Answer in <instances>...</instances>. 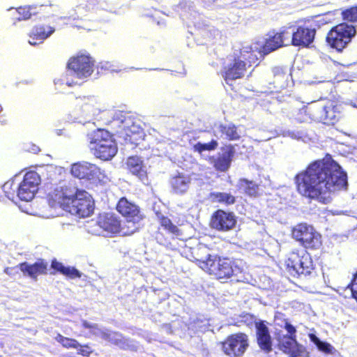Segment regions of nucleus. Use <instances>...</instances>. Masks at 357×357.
Instances as JSON below:
<instances>
[{
  "mask_svg": "<svg viewBox=\"0 0 357 357\" xmlns=\"http://www.w3.org/2000/svg\"><path fill=\"white\" fill-rule=\"evenodd\" d=\"M67 85L69 86H72L74 85V82H67Z\"/></svg>",
  "mask_w": 357,
  "mask_h": 357,
  "instance_id": "48",
  "label": "nucleus"
},
{
  "mask_svg": "<svg viewBox=\"0 0 357 357\" xmlns=\"http://www.w3.org/2000/svg\"><path fill=\"white\" fill-rule=\"evenodd\" d=\"M54 27L45 25L38 24L33 27L29 33V43L32 45L42 43L46 38L54 32Z\"/></svg>",
  "mask_w": 357,
  "mask_h": 357,
  "instance_id": "21",
  "label": "nucleus"
},
{
  "mask_svg": "<svg viewBox=\"0 0 357 357\" xmlns=\"http://www.w3.org/2000/svg\"><path fill=\"white\" fill-rule=\"evenodd\" d=\"M222 156H234L235 153L234 146L231 144H225L222 148Z\"/></svg>",
  "mask_w": 357,
  "mask_h": 357,
  "instance_id": "43",
  "label": "nucleus"
},
{
  "mask_svg": "<svg viewBox=\"0 0 357 357\" xmlns=\"http://www.w3.org/2000/svg\"><path fill=\"white\" fill-rule=\"evenodd\" d=\"M126 165L130 172L135 175L143 171L142 162L140 158H128Z\"/></svg>",
  "mask_w": 357,
  "mask_h": 357,
  "instance_id": "35",
  "label": "nucleus"
},
{
  "mask_svg": "<svg viewBox=\"0 0 357 357\" xmlns=\"http://www.w3.org/2000/svg\"><path fill=\"white\" fill-rule=\"evenodd\" d=\"M296 332H286L276 328L274 339L277 342L278 349L289 357L303 356L306 353L305 348L296 340Z\"/></svg>",
  "mask_w": 357,
  "mask_h": 357,
  "instance_id": "10",
  "label": "nucleus"
},
{
  "mask_svg": "<svg viewBox=\"0 0 357 357\" xmlns=\"http://www.w3.org/2000/svg\"><path fill=\"white\" fill-rule=\"evenodd\" d=\"M55 340L58 342L61 343L63 345V347L68 348V349H69V348L78 349L79 346V344L77 340H75L74 339L63 337V335H61L60 334H58L56 336Z\"/></svg>",
  "mask_w": 357,
  "mask_h": 357,
  "instance_id": "38",
  "label": "nucleus"
},
{
  "mask_svg": "<svg viewBox=\"0 0 357 357\" xmlns=\"http://www.w3.org/2000/svg\"><path fill=\"white\" fill-rule=\"evenodd\" d=\"M356 34V27L344 21L333 26L326 38L327 45L337 52H342Z\"/></svg>",
  "mask_w": 357,
  "mask_h": 357,
  "instance_id": "8",
  "label": "nucleus"
},
{
  "mask_svg": "<svg viewBox=\"0 0 357 357\" xmlns=\"http://www.w3.org/2000/svg\"><path fill=\"white\" fill-rule=\"evenodd\" d=\"M289 135L294 139H301L303 142H312L317 138V135L310 124L299 126L296 129L289 131Z\"/></svg>",
  "mask_w": 357,
  "mask_h": 357,
  "instance_id": "23",
  "label": "nucleus"
},
{
  "mask_svg": "<svg viewBox=\"0 0 357 357\" xmlns=\"http://www.w3.org/2000/svg\"><path fill=\"white\" fill-rule=\"evenodd\" d=\"M191 183V178L188 176L178 174L171 180V185L174 192L178 195L187 192Z\"/></svg>",
  "mask_w": 357,
  "mask_h": 357,
  "instance_id": "24",
  "label": "nucleus"
},
{
  "mask_svg": "<svg viewBox=\"0 0 357 357\" xmlns=\"http://www.w3.org/2000/svg\"><path fill=\"white\" fill-rule=\"evenodd\" d=\"M275 329H284L286 332H296V328L285 318L284 314L276 312L274 317Z\"/></svg>",
  "mask_w": 357,
  "mask_h": 357,
  "instance_id": "30",
  "label": "nucleus"
},
{
  "mask_svg": "<svg viewBox=\"0 0 357 357\" xmlns=\"http://www.w3.org/2000/svg\"><path fill=\"white\" fill-rule=\"evenodd\" d=\"M341 17L344 21L357 23V6H352L342 10Z\"/></svg>",
  "mask_w": 357,
  "mask_h": 357,
  "instance_id": "36",
  "label": "nucleus"
},
{
  "mask_svg": "<svg viewBox=\"0 0 357 357\" xmlns=\"http://www.w3.org/2000/svg\"><path fill=\"white\" fill-rule=\"evenodd\" d=\"M112 157H109V158H105V160H109L110 159H112Z\"/></svg>",
  "mask_w": 357,
  "mask_h": 357,
  "instance_id": "50",
  "label": "nucleus"
},
{
  "mask_svg": "<svg viewBox=\"0 0 357 357\" xmlns=\"http://www.w3.org/2000/svg\"><path fill=\"white\" fill-rule=\"evenodd\" d=\"M156 216L160 221V223L162 227L167 229L171 234L175 236L180 235V230L177 227V226L174 225L171 220L167 217H165L161 213H157Z\"/></svg>",
  "mask_w": 357,
  "mask_h": 357,
  "instance_id": "32",
  "label": "nucleus"
},
{
  "mask_svg": "<svg viewBox=\"0 0 357 357\" xmlns=\"http://www.w3.org/2000/svg\"><path fill=\"white\" fill-rule=\"evenodd\" d=\"M51 267L70 279L79 278L82 276V273L75 267L66 266L56 259L52 261Z\"/></svg>",
  "mask_w": 357,
  "mask_h": 357,
  "instance_id": "26",
  "label": "nucleus"
},
{
  "mask_svg": "<svg viewBox=\"0 0 357 357\" xmlns=\"http://www.w3.org/2000/svg\"><path fill=\"white\" fill-rule=\"evenodd\" d=\"M82 326L85 328L90 330V333L97 337H99L105 340L109 329L100 327L97 324L89 323L86 320L82 321Z\"/></svg>",
  "mask_w": 357,
  "mask_h": 357,
  "instance_id": "31",
  "label": "nucleus"
},
{
  "mask_svg": "<svg viewBox=\"0 0 357 357\" xmlns=\"http://www.w3.org/2000/svg\"><path fill=\"white\" fill-rule=\"evenodd\" d=\"M257 61V57L254 51L241 50L238 54L234 56L231 61L223 67L222 76L227 84L229 81L241 79L248 68Z\"/></svg>",
  "mask_w": 357,
  "mask_h": 357,
  "instance_id": "7",
  "label": "nucleus"
},
{
  "mask_svg": "<svg viewBox=\"0 0 357 357\" xmlns=\"http://www.w3.org/2000/svg\"><path fill=\"white\" fill-rule=\"evenodd\" d=\"M236 220L234 215L222 210H218L212 216L211 225L213 229L227 231L234 227Z\"/></svg>",
  "mask_w": 357,
  "mask_h": 357,
  "instance_id": "16",
  "label": "nucleus"
},
{
  "mask_svg": "<svg viewBox=\"0 0 357 357\" xmlns=\"http://www.w3.org/2000/svg\"><path fill=\"white\" fill-rule=\"evenodd\" d=\"M294 29L293 46L305 48L314 42L317 31L311 25H294Z\"/></svg>",
  "mask_w": 357,
  "mask_h": 357,
  "instance_id": "15",
  "label": "nucleus"
},
{
  "mask_svg": "<svg viewBox=\"0 0 357 357\" xmlns=\"http://www.w3.org/2000/svg\"><path fill=\"white\" fill-rule=\"evenodd\" d=\"M287 269L293 276H307L313 270L311 256L306 251L293 252L286 261Z\"/></svg>",
  "mask_w": 357,
  "mask_h": 357,
  "instance_id": "11",
  "label": "nucleus"
},
{
  "mask_svg": "<svg viewBox=\"0 0 357 357\" xmlns=\"http://www.w3.org/2000/svg\"><path fill=\"white\" fill-rule=\"evenodd\" d=\"M325 156L328 157V156H333V155H332V153H326Z\"/></svg>",
  "mask_w": 357,
  "mask_h": 357,
  "instance_id": "49",
  "label": "nucleus"
},
{
  "mask_svg": "<svg viewBox=\"0 0 357 357\" xmlns=\"http://www.w3.org/2000/svg\"><path fill=\"white\" fill-rule=\"evenodd\" d=\"M284 45L282 43L280 36L277 33L273 36H270L261 46V50L264 54H268L277 49L282 47Z\"/></svg>",
  "mask_w": 357,
  "mask_h": 357,
  "instance_id": "27",
  "label": "nucleus"
},
{
  "mask_svg": "<svg viewBox=\"0 0 357 357\" xmlns=\"http://www.w3.org/2000/svg\"><path fill=\"white\" fill-rule=\"evenodd\" d=\"M174 159H178V160H177V161H178V163H181V165H180V167H181V168H183V169H188V167L186 165H185V164L183 162V161H181V160L184 159V158H183V157H181V158H174Z\"/></svg>",
  "mask_w": 357,
  "mask_h": 357,
  "instance_id": "46",
  "label": "nucleus"
},
{
  "mask_svg": "<svg viewBox=\"0 0 357 357\" xmlns=\"http://www.w3.org/2000/svg\"><path fill=\"white\" fill-rule=\"evenodd\" d=\"M236 188L239 191L251 197H256L259 194V185L256 182L247 178L239 179Z\"/></svg>",
  "mask_w": 357,
  "mask_h": 357,
  "instance_id": "25",
  "label": "nucleus"
},
{
  "mask_svg": "<svg viewBox=\"0 0 357 357\" xmlns=\"http://www.w3.org/2000/svg\"><path fill=\"white\" fill-rule=\"evenodd\" d=\"M108 127V130L98 128L90 136V149L96 156L116 155L118 147L114 136L119 139L120 150L123 154L135 149L144 140V130L136 123L130 112H115Z\"/></svg>",
  "mask_w": 357,
  "mask_h": 357,
  "instance_id": "1",
  "label": "nucleus"
},
{
  "mask_svg": "<svg viewBox=\"0 0 357 357\" xmlns=\"http://www.w3.org/2000/svg\"><path fill=\"white\" fill-rule=\"evenodd\" d=\"M197 257L195 259L199 261V266L219 279L229 278L241 272V268L231 259H221L210 255L208 248L205 246H201L197 249Z\"/></svg>",
  "mask_w": 357,
  "mask_h": 357,
  "instance_id": "4",
  "label": "nucleus"
},
{
  "mask_svg": "<svg viewBox=\"0 0 357 357\" xmlns=\"http://www.w3.org/2000/svg\"><path fill=\"white\" fill-rule=\"evenodd\" d=\"M218 130L227 140L235 141L241 137L238 132L237 127L233 123L220 124L218 126Z\"/></svg>",
  "mask_w": 357,
  "mask_h": 357,
  "instance_id": "28",
  "label": "nucleus"
},
{
  "mask_svg": "<svg viewBox=\"0 0 357 357\" xmlns=\"http://www.w3.org/2000/svg\"><path fill=\"white\" fill-rule=\"evenodd\" d=\"M40 183V177L36 172H26L23 181L20 183L15 184L14 181H8L3 185V190L6 197L11 200L16 196L22 201H31L38 190Z\"/></svg>",
  "mask_w": 357,
  "mask_h": 357,
  "instance_id": "6",
  "label": "nucleus"
},
{
  "mask_svg": "<svg viewBox=\"0 0 357 357\" xmlns=\"http://www.w3.org/2000/svg\"><path fill=\"white\" fill-rule=\"evenodd\" d=\"M300 113L328 126L335 125L344 116L342 105L335 100H328L324 104L317 102L309 104L303 106Z\"/></svg>",
  "mask_w": 357,
  "mask_h": 357,
  "instance_id": "5",
  "label": "nucleus"
},
{
  "mask_svg": "<svg viewBox=\"0 0 357 357\" xmlns=\"http://www.w3.org/2000/svg\"><path fill=\"white\" fill-rule=\"evenodd\" d=\"M14 268H9L7 267L4 269V273L8 275H11L13 274L12 271H13Z\"/></svg>",
  "mask_w": 357,
  "mask_h": 357,
  "instance_id": "47",
  "label": "nucleus"
},
{
  "mask_svg": "<svg viewBox=\"0 0 357 357\" xmlns=\"http://www.w3.org/2000/svg\"><path fill=\"white\" fill-rule=\"evenodd\" d=\"M47 265V262L43 259H39L34 264H29L26 261L20 263L17 267L24 276L37 280L38 275L46 273Z\"/></svg>",
  "mask_w": 357,
  "mask_h": 357,
  "instance_id": "19",
  "label": "nucleus"
},
{
  "mask_svg": "<svg viewBox=\"0 0 357 357\" xmlns=\"http://www.w3.org/2000/svg\"><path fill=\"white\" fill-rule=\"evenodd\" d=\"M255 328L257 345L264 353L271 352L273 347V339L265 321L258 320V322L255 323Z\"/></svg>",
  "mask_w": 357,
  "mask_h": 357,
  "instance_id": "17",
  "label": "nucleus"
},
{
  "mask_svg": "<svg viewBox=\"0 0 357 357\" xmlns=\"http://www.w3.org/2000/svg\"><path fill=\"white\" fill-rule=\"evenodd\" d=\"M218 142L215 139H211L209 142L202 143L200 142H197L192 146V150L198 153H202L205 151H212L217 149Z\"/></svg>",
  "mask_w": 357,
  "mask_h": 357,
  "instance_id": "34",
  "label": "nucleus"
},
{
  "mask_svg": "<svg viewBox=\"0 0 357 357\" xmlns=\"http://www.w3.org/2000/svg\"><path fill=\"white\" fill-rule=\"evenodd\" d=\"M292 237L306 248L315 249L321 245V236L312 226L301 223L292 229Z\"/></svg>",
  "mask_w": 357,
  "mask_h": 357,
  "instance_id": "12",
  "label": "nucleus"
},
{
  "mask_svg": "<svg viewBox=\"0 0 357 357\" xmlns=\"http://www.w3.org/2000/svg\"><path fill=\"white\" fill-rule=\"evenodd\" d=\"M215 167L221 172L228 169L231 164V158H217L214 161Z\"/></svg>",
  "mask_w": 357,
  "mask_h": 357,
  "instance_id": "40",
  "label": "nucleus"
},
{
  "mask_svg": "<svg viewBox=\"0 0 357 357\" xmlns=\"http://www.w3.org/2000/svg\"><path fill=\"white\" fill-rule=\"evenodd\" d=\"M26 151L31 154L37 155L40 153V149L38 146L29 143L26 145Z\"/></svg>",
  "mask_w": 357,
  "mask_h": 357,
  "instance_id": "44",
  "label": "nucleus"
},
{
  "mask_svg": "<svg viewBox=\"0 0 357 357\" xmlns=\"http://www.w3.org/2000/svg\"><path fill=\"white\" fill-rule=\"evenodd\" d=\"M32 8L29 6H20L16 8L18 16L16 17L17 21L27 20L32 16Z\"/></svg>",
  "mask_w": 357,
  "mask_h": 357,
  "instance_id": "39",
  "label": "nucleus"
},
{
  "mask_svg": "<svg viewBox=\"0 0 357 357\" xmlns=\"http://www.w3.org/2000/svg\"><path fill=\"white\" fill-rule=\"evenodd\" d=\"M248 347V336L243 333L232 334L222 343V349L229 357H242Z\"/></svg>",
  "mask_w": 357,
  "mask_h": 357,
  "instance_id": "14",
  "label": "nucleus"
},
{
  "mask_svg": "<svg viewBox=\"0 0 357 357\" xmlns=\"http://www.w3.org/2000/svg\"><path fill=\"white\" fill-rule=\"evenodd\" d=\"M309 338L317 347V349L326 354H333L335 348L329 343L321 341L316 335L309 334Z\"/></svg>",
  "mask_w": 357,
  "mask_h": 357,
  "instance_id": "33",
  "label": "nucleus"
},
{
  "mask_svg": "<svg viewBox=\"0 0 357 357\" xmlns=\"http://www.w3.org/2000/svg\"><path fill=\"white\" fill-rule=\"evenodd\" d=\"M295 182L302 196L328 204L331 201V192L347 186V176L333 158H323L298 174Z\"/></svg>",
  "mask_w": 357,
  "mask_h": 357,
  "instance_id": "2",
  "label": "nucleus"
},
{
  "mask_svg": "<svg viewBox=\"0 0 357 357\" xmlns=\"http://www.w3.org/2000/svg\"><path fill=\"white\" fill-rule=\"evenodd\" d=\"M210 199L214 203L231 205L235 203L236 198L230 193L213 192L209 195Z\"/></svg>",
  "mask_w": 357,
  "mask_h": 357,
  "instance_id": "29",
  "label": "nucleus"
},
{
  "mask_svg": "<svg viewBox=\"0 0 357 357\" xmlns=\"http://www.w3.org/2000/svg\"><path fill=\"white\" fill-rule=\"evenodd\" d=\"M48 196L52 208H61L79 218L89 217L93 213L95 204L91 195L70 183H61Z\"/></svg>",
  "mask_w": 357,
  "mask_h": 357,
  "instance_id": "3",
  "label": "nucleus"
},
{
  "mask_svg": "<svg viewBox=\"0 0 357 357\" xmlns=\"http://www.w3.org/2000/svg\"><path fill=\"white\" fill-rule=\"evenodd\" d=\"M331 147L333 148V153L339 156H346L347 154L353 153L352 152H347L344 149L345 145L340 143H333Z\"/></svg>",
  "mask_w": 357,
  "mask_h": 357,
  "instance_id": "42",
  "label": "nucleus"
},
{
  "mask_svg": "<svg viewBox=\"0 0 357 357\" xmlns=\"http://www.w3.org/2000/svg\"><path fill=\"white\" fill-rule=\"evenodd\" d=\"M256 322H258V321L256 320L255 317L248 313H243L239 315V319L237 321L239 325L243 324L248 326H250L253 324H255Z\"/></svg>",
  "mask_w": 357,
  "mask_h": 357,
  "instance_id": "41",
  "label": "nucleus"
},
{
  "mask_svg": "<svg viewBox=\"0 0 357 357\" xmlns=\"http://www.w3.org/2000/svg\"><path fill=\"white\" fill-rule=\"evenodd\" d=\"M95 63V59L89 53L78 52L68 59L66 68L75 77L84 79L93 74Z\"/></svg>",
  "mask_w": 357,
  "mask_h": 357,
  "instance_id": "9",
  "label": "nucleus"
},
{
  "mask_svg": "<svg viewBox=\"0 0 357 357\" xmlns=\"http://www.w3.org/2000/svg\"><path fill=\"white\" fill-rule=\"evenodd\" d=\"M96 223L103 231L113 234L118 233L121 227L120 221L112 213L100 215Z\"/></svg>",
  "mask_w": 357,
  "mask_h": 357,
  "instance_id": "22",
  "label": "nucleus"
},
{
  "mask_svg": "<svg viewBox=\"0 0 357 357\" xmlns=\"http://www.w3.org/2000/svg\"><path fill=\"white\" fill-rule=\"evenodd\" d=\"M99 169L93 164L88 162H77L72 165L71 174L75 177L93 180L98 176Z\"/></svg>",
  "mask_w": 357,
  "mask_h": 357,
  "instance_id": "20",
  "label": "nucleus"
},
{
  "mask_svg": "<svg viewBox=\"0 0 357 357\" xmlns=\"http://www.w3.org/2000/svg\"><path fill=\"white\" fill-rule=\"evenodd\" d=\"M116 208L126 218V227L129 229L128 234L137 231L141 226L140 222L142 219L138 206L128 202L126 198H121L119 201Z\"/></svg>",
  "mask_w": 357,
  "mask_h": 357,
  "instance_id": "13",
  "label": "nucleus"
},
{
  "mask_svg": "<svg viewBox=\"0 0 357 357\" xmlns=\"http://www.w3.org/2000/svg\"><path fill=\"white\" fill-rule=\"evenodd\" d=\"M105 340L124 350L137 351L139 348L137 342L125 337L121 333L116 331L109 330Z\"/></svg>",
  "mask_w": 357,
  "mask_h": 357,
  "instance_id": "18",
  "label": "nucleus"
},
{
  "mask_svg": "<svg viewBox=\"0 0 357 357\" xmlns=\"http://www.w3.org/2000/svg\"><path fill=\"white\" fill-rule=\"evenodd\" d=\"M79 349H78V354H81L84 356H89L91 353V350H90L88 346H79Z\"/></svg>",
  "mask_w": 357,
  "mask_h": 357,
  "instance_id": "45",
  "label": "nucleus"
},
{
  "mask_svg": "<svg viewBox=\"0 0 357 357\" xmlns=\"http://www.w3.org/2000/svg\"><path fill=\"white\" fill-rule=\"evenodd\" d=\"M294 25L288 27H283L281 29L280 32L277 33L278 36H280L282 43L284 45H285V42H288L293 45V38L294 35Z\"/></svg>",
  "mask_w": 357,
  "mask_h": 357,
  "instance_id": "37",
  "label": "nucleus"
}]
</instances>
